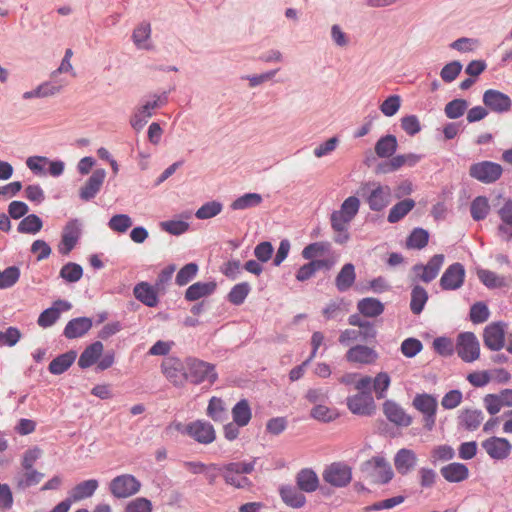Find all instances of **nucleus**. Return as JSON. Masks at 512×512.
I'll return each instance as SVG.
<instances>
[{
    "label": "nucleus",
    "instance_id": "1",
    "mask_svg": "<svg viewBox=\"0 0 512 512\" xmlns=\"http://www.w3.org/2000/svg\"><path fill=\"white\" fill-rule=\"evenodd\" d=\"M358 195L367 203L371 211L380 212L390 204L392 190L388 185L377 181H368L361 184Z\"/></svg>",
    "mask_w": 512,
    "mask_h": 512
},
{
    "label": "nucleus",
    "instance_id": "2",
    "mask_svg": "<svg viewBox=\"0 0 512 512\" xmlns=\"http://www.w3.org/2000/svg\"><path fill=\"white\" fill-rule=\"evenodd\" d=\"M256 459L246 462H229L222 465L221 475L227 485L238 489L249 488L251 481L244 475L254 471Z\"/></svg>",
    "mask_w": 512,
    "mask_h": 512
},
{
    "label": "nucleus",
    "instance_id": "3",
    "mask_svg": "<svg viewBox=\"0 0 512 512\" xmlns=\"http://www.w3.org/2000/svg\"><path fill=\"white\" fill-rule=\"evenodd\" d=\"M186 366V383L190 382L194 385H199L207 382L211 385L217 380L218 375L215 371V366L211 363L189 356L186 357Z\"/></svg>",
    "mask_w": 512,
    "mask_h": 512
},
{
    "label": "nucleus",
    "instance_id": "4",
    "mask_svg": "<svg viewBox=\"0 0 512 512\" xmlns=\"http://www.w3.org/2000/svg\"><path fill=\"white\" fill-rule=\"evenodd\" d=\"M361 471L376 484H386L394 476L390 463L383 456H374L364 462Z\"/></svg>",
    "mask_w": 512,
    "mask_h": 512
},
{
    "label": "nucleus",
    "instance_id": "5",
    "mask_svg": "<svg viewBox=\"0 0 512 512\" xmlns=\"http://www.w3.org/2000/svg\"><path fill=\"white\" fill-rule=\"evenodd\" d=\"M412 405L423 415L425 429L432 431L436 423L437 398L428 393L416 394Z\"/></svg>",
    "mask_w": 512,
    "mask_h": 512
},
{
    "label": "nucleus",
    "instance_id": "6",
    "mask_svg": "<svg viewBox=\"0 0 512 512\" xmlns=\"http://www.w3.org/2000/svg\"><path fill=\"white\" fill-rule=\"evenodd\" d=\"M502 174V166L496 162L488 160L474 163L469 168L470 177L483 184H492L497 182L501 178Z\"/></svg>",
    "mask_w": 512,
    "mask_h": 512
},
{
    "label": "nucleus",
    "instance_id": "7",
    "mask_svg": "<svg viewBox=\"0 0 512 512\" xmlns=\"http://www.w3.org/2000/svg\"><path fill=\"white\" fill-rule=\"evenodd\" d=\"M161 370L166 379L175 387L180 388L186 384V358L182 360L175 356H169L163 360Z\"/></svg>",
    "mask_w": 512,
    "mask_h": 512
},
{
    "label": "nucleus",
    "instance_id": "8",
    "mask_svg": "<svg viewBox=\"0 0 512 512\" xmlns=\"http://www.w3.org/2000/svg\"><path fill=\"white\" fill-rule=\"evenodd\" d=\"M456 352L467 363L474 362L480 356V343L472 332L460 333L457 337Z\"/></svg>",
    "mask_w": 512,
    "mask_h": 512
},
{
    "label": "nucleus",
    "instance_id": "9",
    "mask_svg": "<svg viewBox=\"0 0 512 512\" xmlns=\"http://www.w3.org/2000/svg\"><path fill=\"white\" fill-rule=\"evenodd\" d=\"M141 483L130 474L115 477L109 485L111 494L116 498H127L139 492Z\"/></svg>",
    "mask_w": 512,
    "mask_h": 512
},
{
    "label": "nucleus",
    "instance_id": "10",
    "mask_svg": "<svg viewBox=\"0 0 512 512\" xmlns=\"http://www.w3.org/2000/svg\"><path fill=\"white\" fill-rule=\"evenodd\" d=\"M323 479L334 487H345L352 479L350 466L342 462H335L329 465L323 472Z\"/></svg>",
    "mask_w": 512,
    "mask_h": 512
},
{
    "label": "nucleus",
    "instance_id": "11",
    "mask_svg": "<svg viewBox=\"0 0 512 512\" xmlns=\"http://www.w3.org/2000/svg\"><path fill=\"white\" fill-rule=\"evenodd\" d=\"M185 432L200 444H210L216 438L213 425L207 421L196 420L186 425Z\"/></svg>",
    "mask_w": 512,
    "mask_h": 512
},
{
    "label": "nucleus",
    "instance_id": "12",
    "mask_svg": "<svg viewBox=\"0 0 512 512\" xmlns=\"http://www.w3.org/2000/svg\"><path fill=\"white\" fill-rule=\"evenodd\" d=\"M378 358L379 355L374 348L362 344L350 347L345 354L347 362L357 365H372Z\"/></svg>",
    "mask_w": 512,
    "mask_h": 512
},
{
    "label": "nucleus",
    "instance_id": "13",
    "mask_svg": "<svg viewBox=\"0 0 512 512\" xmlns=\"http://www.w3.org/2000/svg\"><path fill=\"white\" fill-rule=\"evenodd\" d=\"M81 235V223L78 219H72L63 228L59 252L62 255L69 254L76 246Z\"/></svg>",
    "mask_w": 512,
    "mask_h": 512
},
{
    "label": "nucleus",
    "instance_id": "14",
    "mask_svg": "<svg viewBox=\"0 0 512 512\" xmlns=\"http://www.w3.org/2000/svg\"><path fill=\"white\" fill-rule=\"evenodd\" d=\"M465 280V268L461 263H453L444 271L440 286L443 290L453 291L462 287Z\"/></svg>",
    "mask_w": 512,
    "mask_h": 512
},
{
    "label": "nucleus",
    "instance_id": "15",
    "mask_svg": "<svg viewBox=\"0 0 512 512\" xmlns=\"http://www.w3.org/2000/svg\"><path fill=\"white\" fill-rule=\"evenodd\" d=\"M422 159V155L415 153L398 154L390 158L389 161L380 163L377 167L378 173H391L399 170L403 166L413 167Z\"/></svg>",
    "mask_w": 512,
    "mask_h": 512
},
{
    "label": "nucleus",
    "instance_id": "16",
    "mask_svg": "<svg viewBox=\"0 0 512 512\" xmlns=\"http://www.w3.org/2000/svg\"><path fill=\"white\" fill-rule=\"evenodd\" d=\"M105 177L106 171L104 169L100 168L94 170L83 186L79 189V198L85 202L93 200L100 192Z\"/></svg>",
    "mask_w": 512,
    "mask_h": 512
},
{
    "label": "nucleus",
    "instance_id": "17",
    "mask_svg": "<svg viewBox=\"0 0 512 512\" xmlns=\"http://www.w3.org/2000/svg\"><path fill=\"white\" fill-rule=\"evenodd\" d=\"M444 255L436 254L430 258L426 265L416 264L413 266V271L416 276L425 283H430L433 281L439 274L443 263H444Z\"/></svg>",
    "mask_w": 512,
    "mask_h": 512
},
{
    "label": "nucleus",
    "instance_id": "18",
    "mask_svg": "<svg viewBox=\"0 0 512 512\" xmlns=\"http://www.w3.org/2000/svg\"><path fill=\"white\" fill-rule=\"evenodd\" d=\"M483 103L495 113L508 112L512 106L511 98L498 90L488 89L483 94Z\"/></svg>",
    "mask_w": 512,
    "mask_h": 512
},
{
    "label": "nucleus",
    "instance_id": "19",
    "mask_svg": "<svg viewBox=\"0 0 512 512\" xmlns=\"http://www.w3.org/2000/svg\"><path fill=\"white\" fill-rule=\"evenodd\" d=\"M482 447L494 460L506 459L512 450V445L506 438L496 436L484 440L482 442Z\"/></svg>",
    "mask_w": 512,
    "mask_h": 512
},
{
    "label": "nucleus",
    "instance_id": "20",
    "mask_svg": "<svg viewBox=\"0 0 512 512\" xmlns=\"http://www.w3.org/2000/svg\"><path fill=\"white\" fill-rule=\"evenodd\" d=\"M170 91L171 90L150 92L141 99L138 107L142 110V113L144 112L146 116L151 118L154 115L155 110L167 105Z\"/></svg>",
    "mask_w": 512,
    "mask_h": 512
},
{
    "label": "nucleus",
    "instance_id": "21",
    "mask_svg": "<svg viewBox=\"0 0 512 512\" xmlns=\"http://www.w3.org/2000/svg\"><path fill=\"white\" fill-rule=\"evenodd\" d=\"M346 403L348 409L356 415H371L374 410V400L370 392L349 396Z\"/></svg>",
    "mask_w": 512,
    "mask_h": 512
},
{
    "label": "nucleus",
    "instance_id": "22",
    "mask_svg": "<svg viewBox=\"0 0 512 512\" xmlns=\"http://www.w3.org/2000/svg\"><path fill=\"white\" fill-rule=\"evenodd\" d=\"M505 325L492 323L484 329L483 339L485 346L492 351H499L505 343Z\"/></svg>",
    "mask_w": 512,
    "mask_h": 512
},
{
    "label": "nucleus",
    "instance_id": "23",
    "mask_svg": "<svg viewBox=\"0 0 512 512\" xmlns=\"http://www.w3.org/2000/svg\"><path fill=\"white\" fill-rule=\"evenodd\" d=\"M383 413L386 418L396 426L408 427L412 423V417L393 400H386L384 402Z\"/></svg>",
    "mask_w": 512,
    "mask_h": 512
},
{
    "label": "nucleus",
    "instance_id": "24",
    "mask_svg": "<svg viewBox=\"0 0 512 512\" xmlns=\"http://www.w3.org/2000/svg\"><path fill=\"white\" fill-rule=\"evenodd\" d=\"M416 453L408 448H401L394 456V466L400 475H407L411 473L417 466Z\"/></svg>",
    "mask_w": 512,
    "mask_h": 512
},
{
    "label": "nucleus",
    "instance_id": "25",
    "mask_svg": "<svg viewBox=\"0 0 512 512\" xmlns=\"http://www.w3.org/2000/svg\"><path fill=\"white\" fill-rule=\"evenodd\" d=\"M360 208V200L356 196L346 198L339 210L333 211L330 220L350 223L357 215Z\"/></svg>",
    "mask_w": 512,
    "mask_h": 512
},
{
    "label": "nucleus",
    "instance_id": "26",
    "mask_svg": "<svg viewBox=\"0 0 512 512\" xmlns=\"http://www.w3.org/2000/svg\"><path fill=\"white\" fill-rule=\"evenodd\" d=\"M501 223L498 226V235L504 241L512 240V199H507L498 211Z\"/></svg>",
    "mask_w": 512,
    "mask_h": 512
},
{
    "label": "nucleus",
    "instance_id": "27",
    "mask_svg": "<svg viewBox=\"0 0 512 512\" xmlns=\"http://www.w3.org/2000/svg\"><path fill=\"white\" fill-rule=\"evenodd\" d=\"M99 487L96 479H88L75 485L68 493V499L72 503L80 502L94 495Z\"/></svg>",
    "mask_w": 512,
    "mask_h": 512
},
{
    "label": "nucleus",
    "instance_id": "28",
    "mask_svg": "<svg viewBox=\"0 0 512 512\" xmlns=\"http://www.w3.org/2000/svg\"><path fill=\"white\" fill-rule=\"evenodd\" d=\"M92 325V319L89 317L74 318L66 324L63 334L68 339L80 338L91 329Z\"/></svg>",
    "mask_w": 512,
    "mask_h": 512
},
{
    "label": "nucleus",
    "instance_id": "29",
    "mask_svg": "<svg viewBox=\"0 0 512 512\" xmlns=\"http://www.w3.org/2000/svg\"><path fill=\"white\" fill-rule=\"evenodd\" d=\"M135 298L148 307H156L159 299L156 289L148 282H140L133 289Z\"/></svg>",
    "mask_w": 512,
    "mask_h": 512
},
{
    "label": "nucleus",
    "instance_id": "30",
    "mask_svg": "<svg viewBox=\"0 0 512 512\" xmlns=\"http://www.w3.org/2000/svg\"><path fill=\"white\" fill-rule=\"evenodd\" d=\"M132 41L137 49L151 50V25L144 21L137 25L132 33Z\"/></svg>",
    "mask_w": 512,
    "mask_h": 512
},
{
    "label": "nucleus",
    "instance_id": "31",
    "mask_svg": "<svg viewBox=\"0 0 512 512\" xmlns=\"http://www.w3.org/2000/svg\"><path fill=\"white\" fill-rule=\"evenodd\" d=\"M440 472L443 478L451 483L462 482L469 476V470L467 466L458 462H453L443 466Z\"/></svg>",
    "mask_w": 512,
    "mask_h": 512
},
{
    "label": "nucleus",
    "instance_id": "32",
    "mask_svg": "<svg viewBox=\"0 0 512 512\" xmlns=\"http://www.w3.org/2000/svg\"><path fill=\"white\" fill-rule=\"evenodd\" d=\"M216 287L217 284L215 281L196 282L187 288L185 299L187 301H196L202 297L209 296L214 293Z\"/></svg>",
    "mask_w": 512,
    "mask_h": 512
},
{
    "label": "nucleus",
    "instance_id": "33",
    "mask_svg": "<svg viewBox=\"0 0 512 512\" xmlns=\"http://www.w3.org/2000/svg\"><path fill=\"white\" fill-rule=\"evenodd\" d=\"M77 358V352L70 350L54 358L49 366L48 370L53 375H61L67 371Z\"/></svg>",
    "mask_w": 512,
    "mask_h": 512
},
{
    "label": "nucleus",
    "instance_id": "34",
    "mask_svg": "<svg viewBox=\"0 0 512 512\" xmlns=\"http://www.w3.org/2000/svg\"><path fill=\"white\" fill-rule=\"evenodd\" d=\"M103 349V344L100 341H95L94 343L87 346L79 357V367L82 369L91 367L100 358Z\"/></svg>",
    "mask_w": 512,
    "mask_h": 512
},
{
    "label": "nucleus",
    "instance_id": "35",
    "mask_svg": "<svg viewBox=\"0 0 512 512\" xmlns=\"http://www.w3.org/2000/svg\"><path fill=\"white\" fill-rule=\"evenodd\" d=\"M398 148L396 136L387 134L378 139L375 144V153L380 158H392Z\"/></svg>",
    "mask_w": 512,
    "mask_h": 512
},
{
    "label": "nucleus",
    "instance_id": "36",
    "mask_svg": "<svg viewBox=\"0 0 512 512\" xmlns=\"http://www.w3.org/2000/svg\"><path fill=\"white\" fill-rule=\"evenodd\" d=\"M458 419L459 424L462 427H464L466 430L474 431L484 420V415L483 412L478 409H465L461 412Z\"/></svg>",
    "mask_w": 512,
    "mask_h": 512
},
{
    "label": "nucleus",
    "instance_id": "37",
    "mask_svg": "<svg viewBox=\"0 0 512 512\" xmlns=\"http://www.w3.org/2000/svg\"><path fill=\"white\" fill-rule=\"evenodd\" d=\"M358 311L365 317H377L384 312V304L373 297L363 298L357 303Z\"/></svg>",
    "mask_w": 512,
    "mask_h": 512
},
{
    "label": "nucleus",
    "instance_id": "38",
    "mask_svg": "<svg viewBox=\"0 0 512 512\" xmlns=\"http://www.w3.org/2000/svg\"><path fill=\"white\" fill-rule=\"evenodd\" d=\"M356 279L355 267L351 263L345 264L335 279V285L340 292H345L352 287Z\"/></svg>",
    "mask_w": 512,
    "mask_h": 512
},
{
    "label": "nucleus",
    "instance_id": "39",
    "mask_svg": "<svg viewBox=\"0 0 512 512\" xmlns=\"http://www.w3.org/2000/svg\"><path fill=\"white\" fill-rule=\"evenodd\" d=\"M297 486L301 491L314 492L319 485L317 474L311 469H302L296 477Z\"/></svg>",
    "mask_w": 512,
    "mask_h": 512
},
{
    "label": "nucleus",
    "instance_id": "40",
    "mask_svg": "<svg viewBox=\"0 0 512 512\" xmlns=\"http://www.w3.org/2000/svg\"><path fill=\"white\" fill-rule=\"evenodd\" d=\"M280 496L282 501L292 508H300L306 503V497L304 494L293 486L281 487Z\"/></svg>",
    "mask_w": 512,
    "mask_h": 512
},
{
    "label": "nucleus",
    "instance_id": "41",
    "mask_svg": "<svg viewBox=\"0 0 512 512\" xmlns=\"http://www.w3.org/2000/svg\"><path fill=\"white\" fill-rule=\"evenodd\" d=\"M233 421L238 426H246L249 424L252 418V411L249 405L248 400L241 399L238 401L231 411Z\"/></svg>",
    "mask_w": 512,
    "mask_h": 512
},
{
    "label": "nucleus",
    "instance_id": "42",
    "mask_svg": "<svg viewBox=\"0 0 512 512\" xmlns=\"http://www.w3.org/2000/svg\"><path fill=\"white\" fill-rule=\"evenodd\" d=\"M476 274L480 282L489 289L502 288L506 285L505 277L498 275L491 270L477 268Z\"/></svg>",
    "mask_w": 512,
    "mask_h": 512
},
{
    "label": "nucleus",
    "instance_id": "43",
    "mask_svg": "<svg viewBox=\"0 0 512 512\" xmlns=\"http://www.w3.org/2000/svg\"><path fill=\"white\" fill-rule=\"evenodd\" d=\"M416 203L411 198H406L395 205L389 211L387 220L389 223H397L403 219L414 207Z\"/></svg>",
    "mask_w": 512,
    "mask_h": 512
},
{
    "label": "nucleus",
    "instance_id": "44",
    "mask_svg": "<svg viewBox=\"0 0 512 512\" xmlns=\"http://www.w3.org/2000/svg\"><path fill=\"white\" fill-rule=\"evenodd\" d=\"M331 251V244L327 241L313 242L302 250V257L306 260H316Z\"/></svg>",
    "mask_w": 512,
    "mask_h": 512
},
{
    "label": "nucleus",
    "instance_id": "45",
    "mask_svg": "<svg viewBox=\"0 0 512 512\" xmlns=\"http://www.w3.org/2000/svg\"><path fill=\"white\" fill-rule=\"evenodd\" d=\"M263 199L259 193H245L236 198L230 205L232 210H246L257 207L262 203Z\"/></svg>",
    "mask_w": 512,
    "mask_h": 512
},
{
    "label": "nucleus",
    "instance_id": "46",
    "mask_svg": "<svg viewBox=\"0 0 512 512\" xmlns=\"http://www.w3.org/2000/svg\"><path fill=\"white\" fill-rule=\"evenodd\" d=\"M44 477V474L35 470H26L24 473H19L15 476V481L17 488L20 490H25L26 488H29L31 486H34L38 484L42 478Z\"/></svg>",
    "mask_w": 512,
    "mask_h": 512
},
{
    "label": "nucleus",
    "instance_id": "47",
    "mask_svg": "<svg viewBox=\"0 0 512 512\" xmlns=\"http://www.w3.org/2000/svg\"><path fill=\"white\" fill-rule=\"evenodd\" d=\"M207 415L216 422H223L228 418V411L221 398L212 397L207 407Z\"/></svg>",
    "mask_w": 512,
    "mask_h": 512
},
{
    "label": "nucleus",
    "instance_id": "48",
    "mask_svg": "<svg viewBox=\"0 0 512 512\" xmlns=\"http://www.w3.org/2000/svg\"><path fill=\"white\" fill-rule=\"evenodd\" d=\"M43 227V221L36 214H29L18 224L17 231L24 234H37Z\"/></svg>",
    "mask_w": 512,
    "mask_h": 512
},
{
    "label": "nucleus",
    "instance_id": "49",
    "mask_svg": "<svg viewBox=\"0 0 512 512\" xmlns=\"http://www.w3.org/2000/svg\"><path fill=\"white\" fill-rule=\"evenodd\" d=\"M222 210L223 204L220 201H208L196 210L195 217L199 220L211 219L219 215Z\"/></svg>",
    "mask_w": 512,
    "mask_h": 512
},
{
    "label": "nucleus",
    "instance_id": "50",
    "mask_svg": "<svg viewBox=\"0 0 512 512\" xmlns=\"http://www.w3.org/2000/svg\"><path fill=\"white\" fill-rule=\"evenodd\" d=\"M310 416L319 422L330 423L336 420L339 414L336 409L330 408L323 403L313 406Z\"/></svg>",
    "mask_w": 512,
    "mask_h": 512
},
{
    "label": "nucleus",
    "instance_id": "51",
    "mask_svg": "<svg viewBox=\"0 0 512 512\" xmlns=\"http://www.w3.org/2000/svg\"><path fill=\"white\" fill-rule=\"evenodd\" d=\"M427 300H428L427 291L422 286H419V285L414 286L411 291V301H410L411 311L416 315L420 314L423 311Z\"/></svg>",
    "mask_w": 512,
    "mask_h": 512
},
{
    "label": "nucleus",
    "instance_id": "52",
    "mask_svg": "<svg viewBox=\"0 0 512 512\" xmlns=\"http://www.w3.org/2000/svg\"><path fill=\"white\" fill-rule=\"evenodd\" d=\"M490 211L489 201L485 196L476 197L470 205V212L473 220H484Z\"/></svg>",
    "mask_w": 512,
    "mask_h": 512
},
{
    "label": "nucleus",
    "instance_id": "53",
    "mask_svg": "<svg viewBox=\"0 0 512 512\" xmlns=\"http://www.w3.org/2000/svg\"><path fill=\"white\" fill-rule=\"evenodd\" d=\"M251 291V287L249 283L247 282H241L236 284L232 287L230 290L227 298L228 301L234 305H241L244 303L245 299L247 298L248 294Z\"/></svg>",
    "mask_w": 512,
    "mask_h": 512
},
{
    "label": "nucleus",
    "instance_id": "54",
    "mask_svg": "<svg viewBox=\"0 0 512 512\" xmlns=\"http://www.w3.org/2000/svg\"><path fill=\"white\" fill-rule=\"evenodd\" d=\"M82 276L83 268L74 262L66 263L60 270V277L69 283L78 282Z\"/></svg>",
    "mask_w": 512,
    "mask_h": 512
},
{
    "label": "nucleus",
    "instance_id": "55",
    "mask_svg": "<svg viewBox=\"0 0 512 512\" xmlns=\"http://www.w3.org/2000/svg\"><path fill=\"white\" fill-rule=\"evenodd\" d=\"M429 240V233L423 228H415L407 238V247L412 249L424 248Z\"/></svg>",
    "mask_w": 512,
    "mask_h": 512
},
{
    "label": "nucleus",
    "instance_id": "56",
    "mask_svg": "<svg viewBox=\"0 0 512 512\" xmlns=\"http://www.w3.org/2000/svg\"><path fill=\"white\" fill-rule=\"evenodd\" d=\"M391 379L387 372H379L372 381L373 390L377 399L386 397V392L390 386Z\"/></svg>",
    "mask_w": 512,
    "mask_h": 512
},
{
    "label": "nucleus",
    "instance_id": "57",
    "mask_svg": "<svg viewBox=\"0 0 512 512\" xmlns=\"http://www.w3.org/2000/svg\"><path fill=\"white\" fill-rule=\"evenodd\" d=\"M468 108V102L464 99H454L448 102L444 108L445 115L449 119L460 118Z\"/></svg>",
    "mask_w": 512,
    "mask_h": 512
},
{
    "label": "nucleus",
    "instance_id": "58",
    "mask_svg": "<svg viewBox=\"0 0 512 512\" xmlns=\"http://www.w3.org/2000/svg\"><path fill=\"white\" fill-rule=\"evenodd\" d=\"M20 269L17 266H9L0 271V290L12 287L20 278Z\"/></svg>",
    "mask_w": 512,
    "mask_h": 512
},
{
    "label": "nucleus",
    "instance_id": "59",
    "mask_svg": "<svg viewBox=\"0 0 512 512\" xmlns=\"http://www.w3.org/2000/svg\"><path fill=\"white\" fill-rule=\"evenodd\" d=\"M132 224L133 222L129 215L116 214L110 218L108 227L114 232L125 233Z\"/></svg>",
    "mask_w": 512,
    "mask_h": 512
},
{
    "label": "nucleus",
    "instance_id": "60",
    "mask_svg": "<svg viewBox=\"0 0 512 512\" xmlns=\"http://www.w3.org/2000/svg\"><path fill=\"white\" fill-rule=\"evenodd\" d=\"M423 349L422 342L414 337L406 338L400 346L401 353L407 358H413Z\"/></svg>",
    "mask_w": 512,
    "mask_h": 512
},
{
    "label": "nucleus",
    "instance_id": "61",
    "mask_svg": "<svg viewBox=\"0 0 512 512\" xmlns=\"http://www.w3.org/2000/svg\"><path fill=\"white\" fill-rule=\"evenodd\" d=\"M305 399L314 406L326 403L329 400V390L325 387L309 388L305 393Z\"/></svg>",
    "mask_w": 512,
    "mask_h": 512
},
{
    "label": "nucleus",
    "instance_id": "62",
    "mask_svg": "<svg viewBox=\"0 0 512 512\" xmlns=\"http://www.w3.org/2000/svg\"><path fill=\"white\" fill-rule=\"evenodd\" d=\"M198 272V265L196 263H188L184 265L176 275V284L184 286L188 284Z\"/></svg>",
    "mask_w": 512,
    "mask_h": 512
},
{
    "label": "nucleus",
    "instance_id": "63",
    "mask_svg": "<svg viewBox=\"0 0 512 512\" xmlns=\"http://www.w3.org/2000/svg\"><path fill=\"white\" fill-rule=\"evenodd\" d=\"M152 502L145 497H137L127 502L124 512H152Z\"/></svg>",
    "mask_w": 512,
    "mask_h": 512
},
{
    "label": "nucleus",
    "instance_id": "64",
    "mask_svg": "<svg viewBox=\"0 0 512 512\" xmlns=\"http://www.w3.org/2000/svg\"><path fill=\"white\" fill-rule=\"evenodd\" d=\"M490 316L487 305L483 302H477L471 306L470 309V320L474 324L484 323Z\"/></svg>",
    "mask_w": 512,
    "mask_h": 512
}]
</instances>
